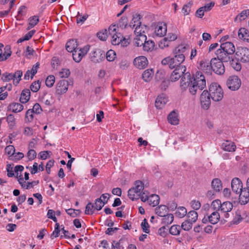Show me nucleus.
I'll use <instances>...</instances> for the list:
<instances>
[{
	"instance_id": "1",
	"label": "nucleus",
	"mask_w": 249,
	"mask_h": 249,
	"mask_svg": "<svg viewBox=\"0 0 249 249\" xmlns=\"http://www.w3.org/2000/svg\"><path fill=\"white\" fill-rule=\"evenodd\" d=\"M186 48L183 45H179L177 47L174 52V56L164 58L161 61L163 65H168L170 69H174L178 67H185L181 64L185 60V56L183 53L185 52Z\"/></svg>"
},
{
	"instance_id": "2",
	"label": "nucleus",
	"mask_w": 249,
	"mask_h": 249,
	"mask_svg": "<svg viewBox=\"0 0 249 249\" xmlns=\"http://www.w3.org/2000/svg\"><path fill=\"white\" fill-rule=\"evenodd\" d=\"M192 83L190 88V93L196 95L197 91H200L206 87V80L205 76L200 71H197L192 76Z\"/></svg>"
},
{
	"instance_id": "3",
	"label": "nucleus",
	"mask_w": 249,
	"mask_h": 249,
	"mask_svg": "<svg viewBox=\"0 0 249 249\" xmlns=\"http://www.w3.org/2000/svg\"><path fill=\"white\" fill-rule=\"evenodd\" d=\"M211 208L214 211H219L225 218H228L230 217L229 212L232 209L233 205L230 201H225L221 203L220 200L216 199L212 202Z\"/></svg>"
},
{
	"instance_id": "4",
	"label": "nucleus",
	"mask_w": 249,
	"mask_h": 249,
	"mask_svg": "<svg viewBox=\"0 0 249 249\" xmlns=\"http://www.w3.org/2000/svg\"><path fill=\"white\" fill-rule=\"evenodd\" d=\"M116 29L117 27L115 25H111L108 28V34L112 38V44L117 45L121 43L123 46H126L129 44L127 40L124 38L120 33H117Z\"/></svg>"
},
{
	"instance_id": "5",
	"label": "nucleus",
	"mask_w": 249,
	"mask_h": 249,
	"mask_svg": "<svg viewBox=\"0 0 249 249\" xmlns=\"http://www.w3.org/2000/svg\"><path fill=\"white\" fill-rule=\"evenodd\" d=\"M208 93L214 101H219L223 97V90L220 86L216 83H212L210 85Z\"/></svg>"
},
{
	"instance_id": "6",
	"label": "nucleus",
	"mask_w": 249,
	"mask_h": 249,
	"mask_svg": "<svg viewBox=\"0 0 249 249\" xmlns=\"http://www.w3.org/2000/svg\"><path fill=\"white\" fill-rule=\"evenodd\" d=\"M144 189V186L141 181H136L135 186L128 191V196L132 200H138L140 198L142 191Z\"/></svg>"
},
{
	"instance_id": "7",
	"label": "nucleus",
	"mask_w": 249,
	"mask_h": 249,
	"mask_svg": "<svg viewBox=\"0 0 249 249\" xmlns=\"http://www.w3.org/2000/svg\"><path fill=\"white\" fill-rule=\"evenodd\" d=\"M237 59L243 63L249 62V49L245 47L237 48L235 53Z\"/></svg>"
},
{
	"instance_id": "8",
	"label": "nucleus",
	"mask_w": 249,
	"mask_h": 249,
	"mask_svg": "<svg viewBox=\"0 0 249 249\" xmlns=\"http://www.w3.org/2000/svg\"><path fill=\"white\" fill-rule=\"evenodd\" d=\"M226 84L229 89L236 90L240 87L241 81L237 76L232 75L228 78Z\"/></svg>"
},
{
	"instance_id": "9",
	"label": "nucleus",
	"mask_w": 249,
	"mask_h": 249,
	"mask_svg": "<svg viewBox=\"0 0 249 249\" xmlns=\"http://www.w3.org/2000/svg\"><path fill=\"white\" fill-rule=\"evenodd\" d=\"M221 60L213 58L211 59L212 71L218 74H222L225 72V67Z\"/></svg>"
},
{
	"instance_id": "10",
	"label": "nucleus",
	"mask_w": 249,
	"mask_h": 249,
	"mask_svg": "<svg viewBox=\"0 0 249 249\" xmlns=\"http://www.w3.org/2000/svg\"><path fill=\"white\" fill-rule=\"evenodd\" d=\"M192 76L188 72H186L183 76L181 77L180 81V88L182 91H185L188 89L190 92V88L192 86Z\"/></svg>"
},
{
	"instance_id": "11",
	"label": "nucleus",
	"mask_w": 249,
	"mask_h": 249,
	"mask_svg": "<svg viewBox=\"0 0 249 249\" xmlns=\"http://www.w3.org/2000/svg\"><path fill=\"white\" fill-rule=\"evenodd\" d=\"M89 49V46L87 45L82 48H78L72 53L73 60L77 63L80 62L82 58L87 53Z\"/></svg>"
},
{
	"instance_id": "12",
	"label": "nucleus",
	"mask_w": 249,
	"mask_h": 249,
	"mask_svg": "<svg viewBox=\"0 0 249 249\" xmlns=\"http://www.w3.org/2000/svg\"><path fill=\"white\" fill-rule=\"evenodd\" d=\"M186 67H178L175 69L170 75V80L172 82L177 81L186 73Z\"/></svg>"
},
{
	"instance_id": "13",
	"label": "nucleus",
	"mask_w": 249,
	"mask_h": 249,
	"mask_svg": "<svg viewBox=\"0 0 249 249\" xmlns=\"http://www.w3.org/2000/svg\"><path fill=\"white\" fill-rule=\"evenodd\" d=\"M210 95L208 93V91L204 90L202 92L200 100L201 106L204 108H208L211 104Z\"/></svg>"
},
{
	"instance_id": "14",
	"label": "nucleus",
	"mask_w": 249,
	"mask_h": 249,
	"mask_svg": "<svg viewBox=\"0 0 249 249\" xmlns=\"http://www.w3.org/2000/svg\"><path fill=\"white\" fill-rule=\"evenodd\" d=\"M90 57L93 62L99 63L104 58L105 53L101 50L97 49L90 53Z\"/></svg>"
},
{
	"instance_id": "15",
	"label": "nucleus",
	"mask_w": 249,
	"mask_h": 249,
	"mask_svg": "<svg viewBox=\"0 0 249 249\" xmlns=\"http://www.w3.org/2000/svg\"><path fill=\"white\" fill-rule=\"evenodd\" d=\"M148 63L146 57L144 56L137 57L133 61L134 66L139 69H144L148 65Z\"/></svg>"
},
{
	"instance_id": "16",
	"label": "nucleus",
	"mask_w": 249,
	"mask_h": 249,
	"mask_svg": "<svg viewBox=\"0 0 249 249\" xmlns=\"http://www.w3.org/2000/svg\"><path fill=\"white\" fill-rule=\"evenodd\" d=\"M168 97L164 93L160 94L155 101V106L157 109H162L167 103Z\"/></svg>"
},
{
	"instance_id": "17",
	"label": "nucleus",
	"mask_w": 249,
	"mask_h": 249,
	"mask_svg": "<svg viewBox=\"0 0 249 249\" xmlns=\"http://www.w3.org/2000/svg\"><path fill=\"white\" fill-rule=\"evenodd\" d=\"M68 88V82L66 80H60L56 85V93L61 95L67 92Z\"/></svg>"
},
{
	"instance_id": "18",
	"label": "nucleus",
	"mask_w": 249,
	"mask_h": 249,
	"mask_svg": "<svg viewBox=\"0 0 249 249\" xmlns=\"http://www.w3.org/2000/svg\"><path fill=\"white\" fill-rule=\"evenodd\" d=\"M231 186L232 191L237 194H239V192L243 189L242 182L237 178H234L232 179Z\"/></svg>"
},
{
	"instance_id": "19",
	"label": "nucleus",
	"mask_w": 249,
	"mask_h": 249,
	"mask_svg": "<svg viewBox=\"0 0 249 249\" xmlns=\"http://www.w3.org/2000/svg\"><path fill=\"white\" fill-rule=\"evenodd\" d=\"M239 202L241 204H246L249 201V190L247 187L244 188L239 192Z\"/></svg>"
},
{
	"instance_id": "20",
	"label": "nucleus",
	"mask_w": 249,
	"mask_h": 249,
	"mask_svg": "<svg viewBox=\"0 0 249 249\" xmlns=\"http://www.w3.org/2000/svg\"><path fill=\"white\" fill-rule=\"evenodd\" d=\"M198 69L206 73L211 74V61H210V62H209V61L206 60H202L200 61Z\"/></svg>"
},
{
	"instance_id": "21",
	"label": "nucleus",
	"mask_w": 249,
	"mask_h": 249,
	"mask_svg": "<svg viewBox=\"0 0 249 249\" xmlns=\"http://www.w3.org/2000/svg\"><path fill=\"white\" fill-rule=\"evenodd\" d=\"M215 54L217 56V59L222 62H228L230 60V55L231 54L225 52L221 48L216 50Z\"/></svg>"
},
{
	"instance_id": "22",
	"label": "nucleus",
	"mask_w": 249,
	"mask_h": 249,
	"mask_svg": "<svg viewBox=\"0 0 249 249\" xmlns=\"http://www.w3.org/2000/svg\"><path fill=\"white\" fill-rule=\"evenodd\" d=\"M167 32V26L164 23H160L155 27V33L158 36H163Z\"/></svg>"
},
{
	"instance_id": "23",
	"label": "nucleus",
	"mask_w": 249,
	"mask_h": 249,
	"mask_svg": "<svg viewBox=\"0 0 249 249\" xmlns=\"http://www.w3.org/2000/svg\"><path fill=\"white\" fill-rule=\"evenodd\" d=\"M220 48L225 52L230 54H232L235 51L233 44L231 42H226L222 43L220 45Z\"/></svg>"
},
{
	"instance_id": "24",
	"label": "nucleus",
	"mask_w": 249,
	"mask_h": 249,
	"mask_svg": "<svg viewBox=\"0 0 249 249\" xmlns=\"http://www.w3.org/2000/svg\"><path fill=\"white\" fill-rule=\"evenodd\" d=\"M222 147L224 150L228 152H234L236 149L235 143L230 141H225L222 144Z\"/></svg>"
},
{
	"instance_id": "25",
	"label": "nucleus",
	"mask_w": 249,
	"mask_h": 249,
	"mask_svg": "<svg viewBox=\"0 0 249 249\" xmlns=\"http://www.w3.org/2000/svg\"><path fill=\"white\" fill-rule=\"evenodd\" d=\"M78 44L76 39H71L67 42L66 45V49L69 52L73 53L75 50H77Z\"/></svg>"
},
{
	"instance_id": "26",
	"label": "nucleus",
	"mask_w": 249,
	"mask_h": 249,
	"mask_svg": "<svg viewBox=\"0 0 249 249\" xmlns=\"http://www.w3.org/2000/svg\"><path fill=\"white\" fill-rule=\"evenodd\" d=\"M169 123L172 125H177L179 123V119L178 113L173 110L168 116Z\"/></svg>"
},
{
	"instance_id": "27",
	"label": "nucleus",
	"mask_w": 249,
	"mask_h": 249,
	"mask_svg": "<svg viewBox=\"0 0 249 249\" xmlns=\"http://www.w3.org/2000/svg\"><path fill=\"white\" fill-rule=\"evenodd\" d=\"M154 74V71L152 69H147L144 71L142 74L143 80L146 82H150Z\"/></svg>"
},
{
	"instance_id": "28",
	"label": "nucleus",
	"mask_w": 249,
	"mask_h": 249,
	"mask_svg": "<svg viewBox=\"0 0 249 249\" xmlns=\"http://www.w3.org/2000/svg\"><path fill=\"white\" fill-rule=\"evenodd\" d=\"M238 34L240 39L249 42V32L247 29L244 28H240L238 31Z\"/></svg>"
},
{
	"instance_id": "29",
	"label": "nucleus",
	"mask_w": 249,
	"mask_h": 249,
	"mask_svg": "<svg viewBox=\"0 0 249 249\" xmlns=\"http://www.w3.org/2000/svg\"><path fill=\"white\" fill-rule=\"evenodd\" d=\"M141 16L140 14H135L133 16V18L131 21L130 22L129 26L132 28H134L135 26H138L142 24L141 21H140Z\"/></svg>"
},
{
	"instance_id": "30",
	"label": "nucleus",
	"mask_w": 249,
	"mask_h": 249,
	"mask_svg": "<svg viewBox=\"0 0 249 249\" xmlns=\"http://www.w3.org/2000/svg\"><path fill=\"white\" fill-rule=\"evenodd\" d=\"M147 39L146 35L136 36L134 39V45L139 47L143 45Z\"/></svg>"
},
{
	"instance_id": "31",
	"label": "nucleus",
	"mask_w": 249,
	"mask_h": 249,
	"mask_svg": "<svg viewBox=\"0 0 249 249\" xmlns=\"http://www.w3.org/2000/svg\"><path fill=\"white\" fill-rule=\"evenodd\" d=\"M30 97V91L29 89H23L21 92L20 101L22 103H27Z\"/></svg>"
},
{
	"instance_id": "32",
	"label": "nucleus",
	"mask_w": 249,
	"mask_h": 249,
	"mask_svg": "<svg viewBox=\"0 0 249 249\" xmlns=\"http://www.w3.org/2000/svg\"><path fill=\"white\" fill-rule=\"evenodd\" d=\"M168 208L166 205H161L155 209V213L160 216H164L168 212Z\"/></svg>"
},
{
	"instance_id": "33",
	"label": "nucleus",
	"mask_w": 249,
	"mask_h": 249,
	"mask_svg": "<svg viewBox=\"0 0 249 249\" xmlns=\"http://www.w3.org/2000/svg\"><path fill=\"white\" fill-rule=\"evenodd\" d=\"M147 201L150 205L154 207L159 204L160 202V197L157 195L153 194L149 196Z\"/></svg>"
},
{
	"instance_id": "34",
	"label": "nucleus",
	"mask_w": 249,
	"mask_h": 249,
	"mask_svg": "<svg viewBox=\"0 0 249 249\" xmlns=\"http://www.w3.org/2000/svg\"><path fill=\"white\" fill-rule=\"evenodd\" d=\"M209 217V222L212 224H216L220 218V214L217 211L213 212L210 215H208Z\"/></svg>"
},
{
	"instance_id": "35",
	"label": "nucleus",
	"mask_w": 249,
	"mask_h": 249,
	"mask_svg": "<svg viewBox=\"0 0 249 249\" xmlns=\"http://www.w3.org/2000/svg\"><path fill=\"white\" fill-rule=\"evenodd\" d=\"M212 187L215 192H219L222 188L221 180L218 178H214L212 181Z\"/></svg>"
},
{
	"instance_id": "36",
	"label": "nucleus",
	"mask_w": 249,
	"mask_h": 249,
	"mask_svg": "<svg viewBox=\"0 0 249 249\" xmlns=\"http://www.w3.org/2000/svg\"><path fill=\"white\" fill-rule=\"evenodd\" d=\"M39 17L37 16H34L31 17L28 19L29 25L27 28L28 30H30L31 28H33L39 22Z\"/></svg>"
},
{
	"instance_id": "37",
	"label": "nucleus",
	"mask_w": 249,
	"mask_h": 249,
	"mask_svg": "<svg viewBox=\"0 0 249 249\" xmlns=\"http://www.w3.org/2000/svg\"><path fill=\"white\" fill-rule=\"evenodd\" d=\"M155 47V43L154 41L152 40H148L145 41V42L143 45V49L144 51L146 52H151L153 50Z\"/></svg>"
},
{
	"instance_id": "38",
	"label": "nucleus",
	"mask_w": 249,
	"mask_h": 249,
	"mask_svg": "<svg viewBox=\"0 0 249 249\" xmlns=\"http://www.w3.org/2000/svg\"><path fill=\"white\" fill-rule=\"evenodd\" d=\"M186 214V209L184 207H179L175 213V215L176 217L181 218L184 217Z\"/></svg>"
},
{
	"instance_id": "39",
	"label": "nucleus",
	"mask_w": 249,
	"mask_h": 249,
	"mask_svg": "<svg viewBox=\"0 0 249 249\" xmlns=\"http://www.w3.org/2000/svg\"><path fill=\"white\" fill-rule=\"evenodd\" d=\"M146 30V26L141 24L136 27L134 32L136 36L145 35V33Z\"/></svg>"
},
{
	"instance_id": "40",
	"label": "nucleus",
	"mask_w": 249,
	"mask_h": 249,
	"mask_svg": "<svg viewBox=\"0 0 249 249\" xmlns=\"http://www.w3.org/2000/svg\"><path fill=\"white\" fill-rule=\"evenodd\" d=\"M249 16V9L243 10L235 17V18H234V21L236 22L238 20H239V21L244 20Z\"/></svg>"
},
{
	"instance_id": "41",
	"label": "nucleus",
	"mask_w": 249,
	"mask_h": 249,
	"mask_svg": "<svg viewBox=\"0 0 249 249\" xmlns=\"http://www.w3.org/2000/svg\"><path fill=\"white\" fill-rule=\"evenodd\" d=\"M107 203V200H102L100 198H97L95 201V209L97 210H100Z\"/></svg>"
},
{
	"instance_id": "42",
	"label": "nucleus",
	"mask_w": 249,
	"mask_h": 249,
	"mask_svg": "<svg viewBox=\"0 0 249 249\" xmlns=\"http://www.w3.org/2000/svg\"><path fill=\"white\" fill-rule=\"evenodd\" d=\"M198 214L195 211H191L187 214V220L195 223L197 219Z\"/></svg>"
},
{
	"instance_id": "43",
	"label": "nucleus",
	"mask_w": 249,
	"mask_h": 249,
	"mask_svg": "<svg viewBox=\"0 0 249 249\" xmlns=\"http://www.w3.org/2000/svg\"><path fill=\"white\" fill-rule=\"evenodd\" d=\"M162 217V223L164 224H170L174 220V215L171 213L165 214L164 216H163Z\"/></svg>"
},
{
	"instance_id": "44",
	"label": "nucleus",
	"mask_w": 249,
	"mask_h": 249,
	"mask_svg": "<svg viewBox=\"0 0 249 249\" xmlns=\"http://www.w3.org/2000/svg\"><path fill=\"white\" fill-rule=\"evenodd\" d=\"M239 60L238 59H232L231 60L229 61L231 66L236 71H240L242 68L241 64L239 62Z\"/></svg>"
},
{
	"instance_id": "45",
	"label": "nucleus",
	"mask_w": 249,
	"mask_h": 249,
	"mask_svg": "<svg viewBox=\"0 0 249 249\" xmlns=\"http://www.w3.org/2000/svg\"><path fill=\"white\" fill-rule=\"evenodd\" d=\"M181 227L178 225H174L169 229V232L174 235H178L180 234Z\"/></svg>"
},
{
	"instance_id": "46",
	"label": "nucleus",
	"mask_w": 249,
	"mask_h": 249,
	"mask_svg": "<svg viewBox=\"0 0 249 249\" xmlns=\"http://www.w3.org/2000/svg\"><path fill=\"white\" fill-rule=\"evenodd\" d=\"M22 76V71H18L13 74L14 84L17 86L21 80Z\"/></svg>"
},
{
	"instance_id": "47",
	"label": "nucleus",
	"mask_w": 249,
	"mask_h": 249,
	"mask_svg": "<svg viewBox=\"0 0 249 249\" xmlns=\"http://www.w3.org/2000/svg\"><path fill=\"white\" fill-rule=\"evenodd\" d=\"M5 51L4 53L2 52V57L1 60L2 61L6 60L11 55L12 52L10 51V47L7 46L4 48Z\"/></svg>"
},
{
	"instance_id": "48",
	"label": "nucleus",
	"mask_w": 249,
	"mask_h": 249,
	"mask_svg": "<svg viewBox=\"0 0 249 249\" xmlns=\"http://www.w3.org/2000/svg\"><path fill=\"white\" fill-rule=\"evenodd\" d=\"M193 223L190 221L186 220L182 223L180 227L181 229L182 228L184 231H188L192 229Z\"/></svg>"
},
{
	"instance_id": "49",
	"label": "nucleus",
	"mask_w": 249,
	"mask_h": 249,
	"mask_svg": "<svg viewBox=\"0 0 249 249\" xmlns=\"http://www.w3.org/2000/svg\"><path fill=\"white\" fill-rule=\"evenodd\" d=\"M55 82V77L51 75L48 76L46 79V85L48 87H52L53 86Z\"/></svg>"
},
{
	"instance_id": "50",
	"label": "nucleus",
	"mask_w": 249,
	"mask_h": 249,
	"mask_svg": "<svg viewBox=\"0 0 249 249\" xmlns=\"http://www.w3.org/2000/svg\"><path fill=\"white\" fill-rule=\"evenodd\" d=\"M94 206L91 202H89L86 207L85 213L86 214H92L94 213Z\"/></svg>"
},
{
	"instance_id": "51",
	"label": "nucleus",
	"mask_w": 249,
	"mask_h": 249,
	"mask_svg": "<svg viewBox=\"0 0 249 249\" xmlns=\"http://www.w3.org/2000/svg\"><path fill=\"white\" fill-rule=\"evenodd\" d=\"M116 57L115 52L112 50H110L107 52L106 58L108 61H112Z\"/></svg>"
},
{
	"instance_id": "52",
	"label": "nucleus",
	"mask_w": 249,
	"mask_h": 249,
	"mask_svg": "<svg viewBox=\"0 0 249 249\" xmlns=\"http://www.w3.org/2000/svg\"><path fill=\"white\" fill-rule=\"evenodd\" d=\"M66 212L68 214L73 217L76 216L81 213L80 210H75L73 209L66 210Z\"/></svg>"
},
{
	"instance_id": "53",
	"label": "nucleus",
	"mask_w": 249,
	"mask_h": 249,
	"mask_svg": "<svg viewBox=\"0 0 249 249\" xmlns=\"http://www.w3.org/2000/svg\"><path fill=\"white\" fill-rule=\"evenodd\" d=\"M60 231V230L59 224L58 223H56L55 225L54 230L51 235V238L53 239L54 237H58Z\"/></svg>"
},
{
	"instance_id": "54",
	"label": "nucleus",
	"mask_w": 249,
	"mask_h": 249,
	"mask_svg": "<svg viewBox=\"0 0 249 249\" xmlns=\"http://www.w3.org/2000/svg\"><path fill=\"white\" fill-rule=\"evenodd\" d=\"M192 5L191 2H189L187 4L184 5L182 8V12L185 16L189 14L191 11V6Z\"/></svg>"
},
{
	"instance_id": "55",
	"label": "nucleus",
	"mask_w": 249,
	"mask_h": 249,
	"mask_svg": "<svg viewBox=\"0 0 249 249\" xmlns=\"http://www.w3.org/2000/svg\"><path fill=\"white\" fill-rule=\"evenodd\" d=\"M70 71L68 69H62L61 71H60L58 73V75L60 77L63 78H67L70 75Z\"/></svg>"
},
{
	"instance_id": "56",
	"label": "nucleus",
	"mask_w": 249,
	"mask_h": 249,
	"mask_svg": "<svg viewBox=\"0 0 249 249\" xmlns=\"http://www.w3.org/2000/svg\"><path fill=\"white\" fill-rule=\"evenodd\" d=\"M141 227L142 229V231L146 233H148L149 232V226L146 219H144V220L142 222Z\"/></svg>"
},
{
	"instance_id": "57",
	"label": "nucleus",
	"mask_w": 249,
	"mask_h": 249,
	"mask_svg": "<svg viewBox=\"0 0 249 249\" xmlns=\"http://www.w3.org/2000/svg\"><path fill=\"white\" fill-rule=\"evenodd\" d=\"M35 113V110H27L25 115V120L28 122H31L34 117V114Z\"/></svg>"
},
{
	"instance_id": "58",
	"label": "nucleus",
	"mask_w": 249,
	"mask_h": 249,
	"mask_svg": "<svg viewBox=\"0 0 249 249\" xmlns=\"http://www.w3.org/2000/svg\"><path fill=\"white\" fill-rule=\"evenodd\" d=\"M40 87V83L39 82V81H37V82L35 81L33 82L31 84L30 86V89L33 92H36L39 89Z\"/></svg>"
},
{
	"instance_id": "59",
	"label": "nucleus",
	"mask_w": 249,
	"mask_h": 249,
	"mask_svg": "<svg viewBox=\"0 0 249 249\" xmlns=\"http://www.w3.org/2000/svg\"><path fill=\"white\" fill-rule=\"evenodd\" d=\"M5 152L6 154L10 156H13L15 154V148L13 145H8L5 148Z\"/></svg>"
},
{
	"instance_id": "60",
	"label": "nucleus",
	"mask_w": 249,
	"mask_h": 249,
	"mask_svg": "<svg viewBox=\"0 0 249 249\" xmlns=\"http://www.w3.org/2000/svg\"><path fill=\"white\" fill-rule=\"evenodd\" d=\"M1 79L4 82H8L12 79L14 81L13 74L5 72L2 74Z\"/></svg>"
},
{
	"instance_id": "61",
	"label": "nucleus",
	"mask_w": 249,
	"mask_h": 249,
	"mask_svg": "<svg viewBox=\"0 0 249 249\" xmlns=\"http://www.w3.org/2000/svg\"><path fill=\"white\" fill-rule=\"evenodd\" d=\"M51 65L53 69H57L60 65V61L57 57L54 56L52 59Z\"/></svg>"
},
{
	"instance_id": "62",
	"label": "nucleus",
	"mask_w": 249,
	"mask_h": 249,
	"mask_svg": "<svg viewBox=\"0 0 249 249\" xmlns=\"http://www.w3.org/2000/svg\"><path fill=\"white\" fill-rule=\"evenodd\" d=\"M107 30H105L104 31H101L97 33V36L101 40H106L107 37Z\"/></svg>"
},
{
	"instance_id": "63",
	"label": "nucleus",
	"mask_w": 249,
	"mask_h": 249,
	"mask_svg": "<svg viewBox=\"0 0 249 249\" xmlns=\"http://www.w3.org/2000/svg\"><path fill=\"white\" fill-rule=\"evenodd\" d=\"M36 153L32 149H29V151L27 154V157L29 160H32L36 158Z\"/></svg>"
},
{
	"instance_id": "64",
	"label": "nucleus",
	"mask_w": 249,
	"mask_h": 249,
	"mask_svg": "<svg viewBox=\"0 0 249 249\" xmlns=\"http://www.w3.org/2000/svg\"><path fill=\"white\" fill-rule=\"evenodd\" d=\"M242 219L240 211H237L235 213L234 218L233 220V224L239 223Z\"/></svg>"
}]
</instances>
